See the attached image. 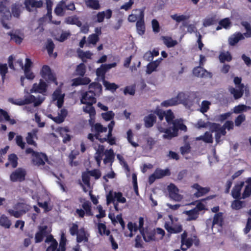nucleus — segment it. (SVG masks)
I'll list each match as a JSON object with an SVG mask.
<instances>
[{
	"label": "nucleus",
	"mask_w": 251,
	"mask_h": 251,
	"mask_svg": "<svg viewBox=\"0 0 251 251\" xmlns=\"http://www.w3.org/2000/svg\"><path fill=\"white\" fill-rule=\"evenodd\" d=\"M91 131L95 134L89 133L87 136V138L91 142H94L95 139L98 140L100 142L101 140V136L100 133L106 132L107 131V127L103 126L101 124L97 123L96 125L92 126Z\"/></svg>",
	"instance_id": "f257e3e1"
},
{
	"label": "nucleus",
	"mask_w": 251,
	"mask_h": 251,
	"mask_svg": "<svg viewBox=\"0 0 251 251\" xmlns=\"http://www.w3.org/2000/svg\"><path fill=\"white\" fill-rule=\"evenodd\" d=\"M40 75L48 83H53L55 85H58V82L55 74L48 65H43L40 71Z\"/></svg>",
	"instance_id": "f03ea898"
},
{
	"label": "nucleus",
	"mask_w": 251,
	"mask_h": 251,
	"mask_svg": "<svg viewBox=\"0 0 251 251\" xmlns=\"http://www.w3.org/2000/svg\"><path fill=\"white\" fill-rule=\"evenodd\" d=\"M95 96L96 94L93 90H89L85 92L80 100L81 103L88 105H93L97 101Z\"/></svg>",
	"instance_id": "7ed1b4c3"
},
{
	"label": "nucleus",
	"mask_w": 251,
	"mask_h": 251,
	"mask_svg": "<svg viewBox=\"0 0 251 251\" xmlns=\"http://www.w3.org/2000/svg\"><path fill=\"white\" fill-rule=\"evenodd\" d=\"M26 171L25 169L19 168L12 172L10 176V179L12 182H22L25 180Z\"/></svg>",
	"instance_id": "20e7f679"
},
{
	"label": "nucleus",
	"mask_w": 251,
	"mask_h": 251,
	"mask_svg": "<svg viewBox=\"0 0 251 251\" xmlns=\"http://www.w3.org/2000/svg\"><path fill=\"white\" fill-rule=\"evenodd\" d=\"M187 236L188 233L186 230L181 234V250L183 251H186L193 244V238H187Z\"/></svg>",
	"instance_id": "39448f33"
},
{
	"label": "nucleus",
	"mask_w": 251,
	"mask_h": 251,
	"mask_svg": "<svg viewBox=\"0 0 251 251\" xmlns=\"http://www.w3.org/2000/svg\"><path fill=\"white\" fill-rule=\"evenodd\" d=\"M48 87V84L41 79L39 84L36 83L33 84L32 88L30 90V93H38L43 94L47 92Z\"/></svg>",
	"instance_id": "423d86ee"
},
{
	"label": "nucleus",
	"mask_w": 251,
	"mask_h": 251,
	"mask_svg": "<svg viewBox=\"0 0 251 251\" xmlns=\"http://www.w3.org/2000/svg\"><path fill=\"white\" fill-rule=\"evenodd\" d=\"M144 240L146 242L157 241V237L155 236V229H152L148 227H145L143 232L140 233Z\"/></svg>",
	"instance_id": "0eeeda50"
},
{
	"label": "nucleus",
	"mask_w": 251,
	"mask_h": 251,
	"mask_svg": "<svg viewBox=\"0 0 251 251\" xmlns=\"http://www.w3.org/2000/svg\"><path fill=\"white\" fill-rule=\"evenodd\" d=\"M48 161V158L45 153L38 152L34 155L32 159L33 164L38 166L44 165L45 161Z\"/></svg>",
	"instance_id": "6e6552de"
},
{
	"label": "nucleus",
	"mask_w": 251,
	"mask_h": 251,
	"mask_svg": "<svg viewBox=\"0 0 251 251\" xmlns=\"http://www.w3.org/2000/svg\"><path fill=\"white\" fill-rule=\"evenodd\" d=\"M193 75L199 77L205 78L210 77L212 76L210 72H208L203 67L197 66L195 67L193 70Z\"/></svg>",
	"instance_id": "1a4fd4ad"
},
{
	"label": "nucleus",
	"mask_w": 251,
	"mask_h": 251,
	"mask_svg": "<svg viewBox=\"0 0 251 251\" xmlns=\"http://www.w3.org/2000/svg\"><path fill=\"white\" fill-rule=\"evenodd\" d=\"M168 192L172 199L176 201L181 200V195L178 194L179 190L175 184L171 183L168 186Z\"/></svg>",
	"instance_id": "9d476101"
},
{
	"label": "nucleus",
	"mask_w": 251,
	"mask_h": 251,
	"mask_svg": "<svg viewBox=\"0 0 251 251\" xmlns=\"http://www.w3.org/2000/svg\"><path fill=\"white\" fill-rule=\"evenodd\" d=\"M24 3L26 10L29 12L31 11V8H41L43 4L42 0H25Z\"/></svg>",
	"instance_id": "9b49d317"
},
{
	"label": "nucleus",
	"mask_w": 251,
	"mask_h": 251,
	"mask_svg": "<svg viewBox=\"0 0 251 251\" xmlns=\"http://www.w3.org/2000/svg\"><path fill=\"white\" fill-rule=\"evenodd\" d=\"M192 187L197 190V192L194 194V196L196 198L202 197L210 191V188L209 187H202L198 183L194 184L192 186Z\"/></svg>",
	"instance_id": "f8f14e48"
},
{
	"label": "nucleus",
	"mask_w": 251,
	"mask_h": 251,
	"mask_svg": "<svg viewBox=\"0 0 251 251\" xmlns=\"http://www.w3.org/2000/svg\"><path fill=\"white\" fill-rule=\"evenodd\" d=\"M157 129L160 132H163L164 134L163 135V138L165 139H171L173 137H176L177 135L173 130L172 131V128L169 127L164 128L161 126H157Z\"/></svg>",
	"instance_id": "ddd939ff"
},
{
	"label": "nucleus",
	"mask_w": 251,
	"mask_h": 251,
	"mask_svg": "<svg viewBox=\"0 0 251 251\" xmlns=\"http://www.w3.org/2000/svg\"><path fill=\"white\" fill-rule=\"evenodd\" d=\"M244 185V181H241L235 185L231 191L232 197L235 199H241V191Z\"/></svg>",
	"instance_id": "4468645a"
},
{
	"label": "nucleus",
	"mask_w": 251,
	"mask_h": 251,
	"mask_svg": "<svg viewBox=\"0 0 251 251\" xmlns=\"http://www.w3.org/2000/svg\"><path fill=\"white\" fill-rule=\"evenodd\" d=\"M244 84H241L240 86H238V89H237L233 87H230L229 88V91L233 96L234 99L237 100L241 98L243 96L244 94Z\"/></svg>",
	"instance_id": "2eb2a0df"
},
{
	"label": "nucleus",
	"mask_w": 251,
	"mask_h": 251,
	"mask_svg": "<svg viewBox=\"0 0 251 251\" xmlns=\"http://www.w3.org/2000/svg\"><path fill=\"white\" fill-rule=\"evenodd\" d=\"M5 1L0 0V16L4 19H11V13L9 9L5 6Z\"/></svg>",
	"instance_id": "dca6fc26"
},
{
	"label": "nucleus",
	"mask_w": 251,
	"mask_h": 251,
	"mask_svg": "<svg viewBox=\"0 0 251 251\" xmlns=\"http://www.w3.org/2000/svg\"><path fill=\"white\" fill-rule=\"evenodd\" d=\"M144 126L146 128L152 127L156 121V117L154 114H150L144 118Z\"/></svg>",
	"instance_id": "f3484780"
},
{
	"label": "nucleus",
	"mask_w": 251,
	"mask_h": 251,
	"mask_svg": "<svg viewBox=\"0 0 251 251\" xmlns=\"http://www.w3.org/2000/svg\"><path fill=\"white\" fill-rule=\"evenodd\" d=\"M36 98L34 96L30 95L25 98L24 100L18 99L13 103L17 105L22 106L25 104H30L35 102Z\"/></svg>",
	"instance_id": "a211bd4d"
},
{
	"label": "nucleus",
	"mask_w": 251,
	"mask_h": 251,
	"mask_svg": "<svg viewBox=\"0 0 251 251\" xmlns=\"http://www.w3.org/2000/svg\"><path fill=\"white\" fill-rule=\"evenodd\" d=\"M141 18L137 21L136 26L138 33L140 35H142L145 32V25L143 12L141 13Z\"/></svg>",
	"instance_id": "6ab92c4d"
},
{
	"label": "nucleus",
	"mask_w": 251,
	"mask_h": 251,
	"mask_svg": "<svg viewBox=\"0 0 251 251\" xmlns=\"http://www.w3.org/2000/svg\"><path fill=\"white\" fill-rule=\"evenodd\" d=\"M105 158L103 159V163L106 164L109 163H112L115 158V154L112 149L106 150L104 151Z\"/></svg>",
	"instance_id": "aec40b11"
},
{
	"label": "nucleus",
	"mask_w": 251,
	"mask_h": 251,
	"mask_svg": "<svg viewBox=\"0 0 251 251\" xmlns=\"http://www.w3.org/2000/svg\"><path fill=\"white\" fill-rule=\"evenodd\" d=\"M73 85L74 86H79L81 85H87L90 83L91 80L89 78L85 77H77L74 78L73 80Z\"/></svg>",
	"instance_id": "412c9836"
},
{
	"label": "nucleus",
	"mask_w": 251,
	"mask_h": 251,
	"mask_svg": "<svg viewBox=\"0 0 251 251\" xmlns=\"http://www.w3.org/2000/svg\"><path fill=\"white\" fill-rule=\"evenodd\" d=\"M36 130H33L32 132H28L27 136L25 138L26 143L30 145H33L34 147H37V144L35 141H34V138L36 137Z\"/></svg>",
	"instance_id": "4be33fe9"
},
{
	"label": "nucleus",
	"mask_w": 251,
	"mask_h": 251,
	"mask_svg": "<svg viewBox=\"0 0 251 251\" xmlns=\"http://www.w3.org/2000/svg\"><path fill=\"white\" fill-rule=\"evenodd\" d=\"M161 39L164 44L169 48L174 47L177 44V41L173 40L171 37L163 36Z\"/></svg>",
	"instance_id": "5701e85b"
},
{
	"label": "nucleus",
	"mask_w": 251,
	"mask_h": 251,
	"mask_svg": "<svg viewBox=\"0 0 251 251\" xmlns=\"http://www.w3.org/2000/svg\"><path fill=\"white\" fill-rule=\"evenodd\" d=\"M244 39L243 35L241 33L238 32L229 38V44L231 46H235L239 41Z\"/></svg>",
	"instance_id": "b1692460"
},
{
	"label": "nucleus",
	"mask_w": 251,
	"mask_h": 251,
	"mask_svg": "<svg viewBox=\"0 0 251 251\" xmlns=\"http://www.w3.org/2000/svg\"><path fill=\"white\" fill-rule=\"evenodd\" d=\"M223 223V213L222 212H218L215 214L212 222L213 225H217L220 226H222Z\"/></svg>",
	"instance_id": "393cba45"
},
{
	"label": "nucleus",
	"mask_w": 251,
	"mask_h": 251,
	"mask_svg": "<svg viewBox=\"0 0 251 251\" xmlns=\"http://www.w3.org/2000/svg\"><path fill=\"white\" fill-rule=\"evenodd\" d=\"M161 60L162 59L160 58L159 59H157L155 61L149 63L147 65V73L149 74H150L154 71H155L156 68L159 65Z\"/></svg>",
	"instance_id": "a878e982"
},
{
	"label": "nucleus",
	"mask_w": 251,
	"mask_h": 251,
	"mask_svg": "<svg viewBox=\"0 0 251 251\" xmlns=\"http://www.w3.org/2000/svg\"><path fill=\"white\" fill-rule=\"evenodd\" d=\"M78 56L80 58L83 62H86V59H91L93 55L90 51H84L80 49L77 50Z\"/></svg>",
	"instance_id": "bb28decb"
},
{
	"label": "nucleus",
	"mask_w": 251,
	"mask_h": 251,
	"mask_svg": "<svg viewBox=\"0 0 251 251\" xmlns=\"http://www.w3.org/2000/svg\"><path fill=\"white\" fill-rule=\"evenodd\" d=\"M186 214L188 215L187 221H190L192 220H196L199 216V213L196 208H193L191 210L186 211Z\"/></svg>",
	"instance_id": "cd10ccee"
},
{
	"label": "nucleus",
	"mask_w": 251,
	"mask_h": 251,
	"mask_svg": "<svg viewBox=\"0 0 251 251\" xmlns=\"http://www.w3.org/2000/svg\"><path fill=\"white\" fill-rule=\"evenodd\" d=\"M154 172L158 179L161 178L165 176H169L171 175V172L168 168H166L165 170L157 168L155 170Z\"/></svg>",
	"instance_id": "c85d7f7f"
},
{
	"label": "nucleus",
	"mask_w": 251,
	"mask_h": 251,
	"mask_svg": "<svg viewBox=\"0 0 251 251\" xmlns=\"http://www.w3.org/2000/svg\"><path fill=\"white\" fill-rule=\"evenodd\" d=\"M83 210H84L86 215L87 216H91L93 215L92 211V204L89 201L84 202L82 204Z\"/></svg>",
	"instance_id": "c756f323"
},
{
	"label": "nucleus",
	"mask_w": 251,
	"mask_h": 251,
	"mask_svg": "<svg viewBox=\"0 0 251 251\" xmlns=\"http://www.w3.org/2000/svg\"><path fill=\"white\" fill-rule=\"evenodd\" d=\"M0 225L5 228H9L11 225V222L7 217L2 215L0 217Z\"/></svg>",
	"instance_id": "7c9ffc66"
},
{
	"label": "nucleus",
	"mask_w": 251,
	"mask_h": 251,
	"mask_svg": "<svg viewBox=\"0 0 251 251\" xmlns=\"http://www.w3.org/2000/svg\"><path fill=\"white\" fill-rule=\"evenodd\" d=\"M86 72V67L83 63H81L78 65L75 69L76 75H77L83 77Z\"/></svg>",
	"instance_id": "2f4dec72"
},
{
	"label": "nucleus",
	"mask_w": 251,
	"mask_h": 251,
	"mask_svg": "<svg viewBox=\"0 0 251 251\" xmlns=\"http://www.w3.org/2000/svg\"><path fill=\"white\" fill-rule=\"evenodd\" d=\"M178 104L177 101V98H172L170 99L165 100L162 101L161 105L163 107H168L169 106H175Z\"/></svg>",
	"instance_id": "473e14b6"
},
{
	"label": "nucleus",
	"mask_w": 251,
	"mask_h": 251,
	"mask_svg": "<svg viewBox=\"0 0 251 251\" xmlns=\"http://www.w3.org/2000/svg\"><path fill=\"white\" fill-rule=\"evenodd\" d=\"M86 5L95 10H98L100 8V5L98 0H85Z\"/></svg>",
	"instance_id": "72a5a7b5"
},
{
	"label": "nucleus",
	"mask_w": 251,
	"mask_h": 251,
	"mask_svg": "<svg viewBox=\"0 0 251 251\" xmlns=\"http://www.w3.org/2000/svg\"><path fill=\"white\" fill-rule=\"evenodd\" d=\"M98 228L99 233L101 235H106L109 236L110 233V231L107 229L106 225L103 223H99L98 225Z\"/></svg>",
	"instance_id": "f704fd0d"
},
{
	"label": "nucleus",
	"mask_w": 251,
	"mask_h": 251,
	"mask_svg": "<svg viewBox=\"0 0 251 251\" xmlns=\"http://www.w3.org/2000/svg\"><path fill=\"white\" fill-rule=\"evenodd\" d=\"M107 71L104 64L101 65L100 67L96 70V75L98 77H101L102 81L105 79V75Z\"/></svg>",
	"instance_id": "c9c22d12"
},
{
	"label": "nucleus",
	"mask_w": 251,
	"mask_h": 251,
	"mask_svg": "<svg viewBox=\"0 0 251 251\" xmlns=\"http://www.w3.org/2000/svg\"><path fill=\"white\" fill-rule=\"evenodd\" d=\"M8 160L11 164L12 168H15L17 167L18 163V157L15 153L10 154L8 156Z\"/></svg>",
	"instance_id": "e433bc0d"
},
{
	"label": "nucleus",
	"mask_w": 251,
	"mask_h": 251,
	"mask_svg": "<svg viewBox=\"0 0 251 251\" xmlns=\"http://www.w3.org/2000/svg\"><path fill=\"white\" fill-rule=\"evenodd\" d=\"M22 6V4H16L15 3L12 6V12H11V15L12 14L14 17L18 18L20 16L21 13V8Z\"/></svg>",
	"instance_id": "4c0bfd02"
},
{
	"label": "nucleus",
	"mask_w": 251,
	"mask_h": 251,
	"mask_svg": "<svg viewBox=\"0 0 251 251\" xmlns=\"http://www.w3.org/2000/svg\"><path fill=\"white\" fill-rule=\"evenodd\" d=\"M7 34L10 36V40L14 41L17 44H20L22 43L23 38L13 31L8 32Z\"/></svg>",
	"instance_id": "58836bf2"
},
{
	"label": "nucleus",
	"mask_w": 251,
	"mask_h": 251,
	"mask_svg": "<svg viewBox=\"0 0 251 251\" xmlns=\"http://www.w3.org/2000/svg\"><path fill=\"white\" fill-rule=\"evenodd\" d=\"M76 235V241L78 243H81L83 241H88V238L86 237V233L84 228H81L79 230V232Z\"/></svg>",
	"instance_id": "ea45409f"
},
{
	"label": "nucleus",
	"mask_w": 251,
	"mask_h": 251,
	"mask_svg": "<svg viewBox=\"0 0 251 251\" xmlns=\"http://www.w3.org/2000/svg\"><path fill=\"white\" fill-rule=\"evenodd\" d=\"M8 212L11 216H14L16 218H19L26 213V210H15L10 209L8 210Z\"/></svg>",
	"instance_id": "a19ab883"
},
{
	"label": "nucleus",
	"mask_w": 251,
	"mask_h": 251,
	"mask_svg": "<svg viewBox=\"0 0 251 251\" xmlns=\"http://www.w3.org/2000/svg\"><path fill=\"white\" fill-rule=\"evenodd\" d=\"M174 114L171 109L165 111V120L169 125L172 124L175 120Z\"/></svg>",
	"instance_id": "79ce46f5"
},
{
	"label": "nucleus",
	"mask_w": 251,
	"mask_h": 251,
	"mask_svg": "<svg viewBox=\"0 0 251 251\" xmlns=\"http://www.w3.org/2000/svg\"><path fill=\"white\" fill-rule=\"evenodd\" d=\"M67 24L70 25H75L78 27H81L82 25L81 22L79 20V18L76 16L69 17L66 21Z\"/></svg>",
	"instance_id": "37998d69"
},
{
	"label": "nucleus",
	"mask_w": 251,
	"mask_h": 251,
	"mask_svg": "<svg viewBox=\"0 0 251 251\" xmlns=\"http://www.w3.org/2000/svg\"><path fill=\"white\" fill-rule=\"evenodd\" d=\"M249 109H251V106H247L244 104H240L234 107V112L236 114H238L243 111H246Z\"/></svg>",
	"instance_id": "c03bdc74"
},
{
	"label": "nucleus",
	"mask_w": 251,
	"mask_h": 251,
	"mask_svg": "<svg viewBox=\"0 0 251 251\" xmlns=\"http://www.w3.org/2000/svg\"><path fill=\"white\" fill-rule=\"evenodd\" d=\"M102 82L107 90L114 91L118 88V86L114 83H110L105 80H104Z\"/></svg>",
	"instance_id": "a18cd8bd"
},
{
	"label": "nucleus",
	"mask_w": 251,
	"mask_h": 251,
	"mask_svg": "<svg viewBox=\"0 0 251 251\" xmlns=\"http://www.w3.org/2000/svg\"><path fill=\"white\" fill-rule=\"evenodd\" d=\"M90 90H93L95 93L100 92L102 90V86L99 82H92L89 85Z\"/></svg>",
	"instance_id": "49530a36"
},
{
	"label": "nucleus",
	"mask_w": 251,
	"mask_h": 251,
	"mask_svg": "<svg viewBox=\"0 0 251 251\" xmlns=\"http://www.w3.org/2000/svg\"><path fill=\"white\" fill-rule=\"evenodd\" d=\"M54 44L51 39H48L46 45V48L48 51V54L51 56L53 53L54 49Z\"/></svg>",
	"instance_id": "de8ad7c7"
},
{
	"label": "nucleus",
	"mask_w": 251,
	"mask_h": 251,
	"mask_svg": "<svg viewBox=\"0 0 251 251\" xmlns=\"http://www.w3.org/2000/svg\"><path fill=\"white\" fill-rule=\"evenodd\" d=\"M241 25L244 26L246 30L245 35L246 37H251V25L247 21H243L241 22Z\"/></svg>",
	"instance_id": "09e8293b"
},
{
	"label": "nucleus",
	"mask_w": 251,
	"mask_h": 251,
	"mask_svg": "<svg viewBox=\"0 0 251 251\" xmlns=\"http://www.w3.org/2000/svg\"><path fill=\"white\" fill-rule=\"evenodd\" d=\"M127 139L128 142L134 147H137L139 146V144L132 141L133 138V134L131 129H129L127 131Z\"/></svg>",
	"instance_id": "8fccbe9b"
},
{
	"label": "nucleus",
	"mask_w": 251,
	"mask_h": 251,
	"mask_svg": "<svg viewBox=\"0 0 251 251\" xmlns=\"http://www.w3.org/2000/svg\"><path fill=\"white\" fill-rule=\"evenodd\" d=\"M217 21L215 17L205 18L203 22V25L204 27H207L214 25L217 23Z\"/></svg>",
	"instance_id": "3c124183"
},
{
	"label": "nucleus",
	"mask_w": 251,
	"mask_h": 251,
	"mask_svg": "<svg viewBox=\"0 0 251 251\" xmlns=\"http://www.w3.org/2000/svg\"><path fill=\"white\" fill-rule=\"evenodd\" d=\"M244 204L245 202L244 201H241L238 200V199H236L232 202L231 206L234 209L239 210L244 206Z\"/></svg>",
	"instance_id": "603ef678"
},
{
	"label": "nucleus",
	"mask_w": 251,
	"mask_h": 251,
	"mask_svg": "<svg viewBox=\"0 0 251 251\" xmlns=\"http://www.w3.org/2000/svg\"><path fill=\"white\" fill-rule=\"evenodd\" d=\"M66 238L64 233H62L61 235V238L59 242V249L61 250V251H66Z\"/></svg>",
	"instance_id": "864d4df0"
},
{
	"label": "nucleus",
	"mask_w": 251,
	"mask_h": 251,
	"mask_svg": "<svg viewBox=\"0 0 251 251\" xmlns=\"http://www.w3.org/2000/svg\"><path fill=\"white\" fill-rule=\"evenodd\" d=\"M83 110L86 113L89 114L90 116H95L96 114L95 109L92 105H86L83 107Z\"/></svg>",
	"instance_id": "5fc2aeb1"
},
{
	"label": "nucleus",
	"mask_w": 251,
	"mask_h": 251,
	"mask_svg": "<svg viewBox=\"0 0 251 251\" xmlns=\"http://www.w3.org/2000/svg\"><path fill=\"white\" fill-rule=\"evenodd\" d=\"M8 72V67L6 64L0 63V75L3 80L5 79L6 74Z\"/></svg>",
	"instance_id": "6e6d98bb"
},
{
	"label": "nucleus",
	"mask_w": 251,
	"mask_h": 251,
	"mask_svg": "<svg viewBox=\"0 0 251 251\" xmlns=\"http://www.w3.org/2000/svg\"><path fill=\"white\" fill-rule=\"evenodd\" d=\"M210 104L211 103L209 101H202L201 102V107L200 108V111L202 113L206 112L209 109V106Z\"/></svg>",
	"instance_id": "4d7b16f0"
},
{
	"label": "nucleus",
	"mask_w": 251,
	"mask_h": 251,
	"mask_svg": "<svg viewBox=\"0 0 251 251\" xmlns=\"http://www.w3.org/2000/svg\"><path fill=\"white\" fill-rule=\"evenodd\" d=\"M88 173L90 176L94 177L95 179H99L101 176V173L99 169H95L88 171Z\"/></svg>",
	"instance_id": "13d9d810"
},
{
	"label": "nucleus",
	"mask_w": 251,
	"mask_h": 251,
	"mask_svg": "<svg viewBox=\"0 0 251 251\" xmlns=\"http://www.w3.org/2000/svg\"><path fill=\"white\" fill-rule=\"evenodd\" d=\"M114 113L112 111H109L107 112L102 113L101 116L102 118L106 121H110L114 117Z\"/></svg>",
	"instance_id": "bf43d9fd"
},
{
	"label": "nucleus",
	"mask_w": 251,
	"mask_h": 251,
	"mask_svg": "<svg viewBox=\"0 0 251 251\" xmlns=\"http://www.w3.org/2000/svg\"><path fill=\"white\" fill-rule=\"evenodd\" d=\"M99 37L98 34L93 33L88 37L89 43L95 45L99 41Z\"/></svg>",
	"instance_id": "052dcab7"
},
{
	"label": "nucleus",
	"mask_w": 251,
	"mask_h": 251,
	"mask_svg": "<svg viewBox=\"0 0 251 251\" xmlns=\"http://www.w3.org/2000/svg\"><path fill=\"white\" fill-rule=\"evenodd\" d=\"M171 18L172 19L175 20L177 23H180L181 21H184L188 19V17L184 15H177V14H174L171 15Z\"/></svg>",
	"instance_id": "680f3d73"
},
{
	"label": "nucleus",
	"mask_w": 251,
	"mask_h": 251,
	"mask_svg": "<svg viewBox=\"0 0 251 251\" xmlns=\"http://www.w3.org/2000/svg\"><path fill=\"white\" fill-rule=\"evenodd\" d=\"M135 92V86H126L124 89V93L125 95L129 94L133 96Z\"/></svg>",
	"instance_id": "e2e57ef3"
},
{
	"label": "nucleus",
	"mask_w": 251,
	"mask_h": 251,
	"mask_svg": "<svg viewBox=\"0 0 251 251\" xmlns=\"http://www.w3.org/2000/svg\"><path fill=\"white\" fill-rule=\"evenodd\" d=\"M104 154V147L103 145H99L98 149L96 151L95 157H99L102 158L103 155Z\"/></svg>",
	"instance_id": "0e129e2a"
},
{
	"label": "nucleus",
	"mask_w": 251,
	"mask_h": 251,
	"mask_svg": "<svg viewBox=\"0 0 251 251\" xmlns=\"http://www.w3.org/2000/svg\"><path fill=\"white\" fill-rule=\"evenodd\" d=\"M246 120V116L244 114H242L238 115L235 120V125L237 126H240L241 124Z\"/></svg>",
	"instance_id": "69168bd1"
},
{
	"label": "nucleus",
	"mask_w": 251,
	"mask_h": 251,
	"mask_svg": "<svg viewBox=\"0 0 251 251\" xmlns=\"http://www.w3.org/2000/svg\"><path fill=\"white\" fill-rule=\"evenodd\" d=\"M90 175H89L88 171L87 172H84L82 174V181L86 185H90Z\"/></svg>",
	"instance_id": "338daca9"
},
{
	"label": "nucleus",
	"mask_w": 251,
	"mask_h": 251,
	"mask_svg": "<svg viewBox=\"0 0 251 251\" xmlns=\"http://www.w3.org/2000/svg\"><path fill=\"white\" fill-rule=\"evenodd\" d=\"M219 59L222 63L225 62V61H230L232 59V57L230 54H226L225 53H221L219 55Z\"/></svg>",
	"instance_id": "774afa93"
}]
</instances>
